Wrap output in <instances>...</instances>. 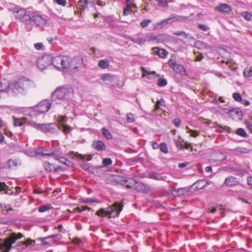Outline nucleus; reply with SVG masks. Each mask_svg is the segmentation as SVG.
I'll list each match as a JSON object with an SVG mask.
<instances>
[{
	"label": "nucleus",
	"mask_w": 252,
	"mask_h": 252,
	"mask_svg": "<svg viewBox=\"0 0 252 252\" xmlns=\"http://www.w3.org/2000/svg\"><path fill=\"white\" fill-rule=\"evenodd\" d=\"M73 90L71 88L59 87L56 89L52 94L53 101L58 100H68L72 98Z\"/></svg>",
	"instance_id": "obj_1"
},
{
	"label": "nucleus",
	"mask_w": 252,
	"mask_h": 252,
	"mask_svg": "<svg viewBox=\"0 0 252 252\" xmlns=\"http://www.w3.org/2000/svg\"><path fill=\"white\" fill-rule=\"evenodd\" d=\"M122 210V206L118 203H115L114 205L106 209H100L96 212V215L101 217L115 218L118 216Z\"/></svg>",
	"instance_id": "obj_2"
},
{
	"label": "nucleus",
	"mask_w": 252,
	"mask_h": 252,
	"mask_svg": "<svg viewBox=\"0 0 252 252\" xmlns=\"http://www.w3.org/2000/svg\"><path fill=\"white\" fill-rule=\"evenodd\" d=\"M32 84V81L23 77L11 83V87H13L19 93H22L29 88Z\"/></svg>",
	"instance_id": "obj_3"
},
{
	"label": "nucleus",
	"mask_w": 252,
	"mask_h": 252,
	"mask_svg": "<svg viewBox=\"0 0 252 252\" xmlns=\"http://www.w3.org/2000/svg\"><path fill=\"white\" fill-rule=\"evenodd\" d=\"M70 60L69 57L65 56L53 57L52 65L59 70L65 69L69 66Z\"/></svg>",
	"instance_id": "obj_4"
},
{
	"label": "nucleus",
	"mask_w": 252,
	"mask_h": 252,
	"mask_svg": "<svg viewBox=\"0 0 252 252\" xmlns=\"http://www.w3.org/2000/svg\"><path fill=\"white\" fill-rule=\"evenodd\" d=\"M23 237V235L21 233H12L9 235L8 241L3 244L2 246L0 247V252H9L12 248V245L16 241Z\"/></svg>",
	"instance_id": "obj_5"
},
{
	"label": "nucleus",
	"mask_w": 252,
	"mask_h": 252,
	"mask_svg": "<svg viewBox=\"0 0 252 252\" xmlns=\"http://www.w3.org/2000/svg\"><path fill=\"white\" fill-rule=\"evenodd\" d=\"M30 19L29 24L33 23L37 27H42L47 23L45 17L32 11H31Z\"/></svg>",
	"instance_id": "obj_6"
},
{
	"label": "nucleus",
	"mask_w": 252,
	"mask_h": 252,
	"mask_svg": "<svg viewBox=\"0 0 252 252\" xmlns=\"http://www.w3.org/2000/svg\"><path fill=\"white\" fill-rule=\"evenodd\" d=\"M32 126L44 133H53L57 127V126L54 123H51L49 124H38L37 123H33L32 124Z\"/></svg>",
	"instance_id": "obj_7"
},
{
	"label": "nucleus",
	"mask_w": 252,
	"mask_h": 252,
	"mask_svg": "<svg viewBox=\"0 0 252 252\" xmlns=\"http://www.w3.org/2000/svg\"><path fill=\"white\" fill-rule=\"evenodd\" d=\"M31 11H27L24 9H20L14 11V14L16 18L21 19L23 22L29 24Z\"/></svg>",
	"instance_id": "obj_8"
},
{
	"label": "nucleus",
	"mask_w": 252,
	"mask_h": 252,
	"mask_svg": "<svg viewBox=\"0 0 252 252\" xmlns=\"http://www.w3.org/2000/svg\"><path fill=\"white\" fill-rule=\"evenodd\" d=\"M53 56L50 55H45L37 60V65L41 70L46 68L49 65L52 64Z\"/></svg>",
	"instance_id": "obj_9"
},
{
	"label": "nucleus",
	"mask_w": 252,
	"mask_h": 252,
	"mask_svg": "<svg viewBox=\"0 0 252 252\" xmlns=\"http://www.w3.org/2000/svg\"><path fill=\"white\" fill-rule=\"evenodd\" d=\"M51 106V103L47 100H43L33 107L35 112L39 113L47 112Z\"/></svg>",
	"instance_id": "obj_10"
},
{
	"label": "nucleus",
	"mask_w": 252,
	"mask_h": 252,
	"mask_svg": "<svg viewBox=\"0 0 252 252\" xmlns=\"http://www.w3.org/2000/svg\"><path fill=\"white\" fill-rule=\"evenodd\" d=\"M113 180L117 183H121L125 185L128 188H134L135 186L136 185V181L132 178L125 179L121 177L114 176Z\"/></svg>",
	"instance_id": "obj_11"
},
{
	"label": "nucleus",
	"mask_w": 252,
	"mask_h": 252,
	"mask_svg": "<svg viewBox=\"0 0 252 252\" xmlns=\"http://www.w3.org/2000/svg\"><path fill=\"white\" fill-rule=\"evenodd\" d=\"M168 64L169 66L171 67L176 73H178L182 76L186 75V70L183 65L177 64L172 59L169 60Z\"/></svg>",
	"instance_id": "obj_12"
},
{
	"label": "nucleus",
	"mask_w": 252,
	"mask_h": 252,
	"mask_svg": "<svg viewBox=\"0 0 252 252\" xmlns=\"http://www.w3.org/2000/svg\"><path fill=\"white\" fill-rule=\"evenodd\" d=\"M101 78L105 82L107 85L115 86L117 84L118 78L115 75L110 74H104L101 75Z\"/></svg>",
	"instance_id": "obj_13"
},
{
	"label": "nucleus",
	"mask_w": 252,
	"mask_h": 252,
	"mask_svg": "<svg viewBox=\"0 0 252 252\" xmlns=\"http://www.w3.org/2000/svg\"><path fill=\"white\" fill-rule=\"evenodd\" d=\"M61 238V235L60 234H57L50 235L44 238H40L39 240L41 241L43 245L45 246L51 243H53L57 240H60Z\"/></svg>",
	"instance_id": "obj_14"
},
{
	"label": "nucleus",
	"mask_w": 252,
	"mask_h": 252,
	"mask_svg": "<svg viewBox=\"0 0 252 252\" xmlns=\"http://www.w3.org/2000/svg\"><path fill=\"white\" fill-rule=\"evenodd\" d=\"M35 241L31 239H28L25 242H19L16 245V248L18 250H22L25 249L30 246H34Z\"/></svg>",
	"instance_id": "obj_15"
},
{
	"label": "nucleus",
	"mask_w": 252,
	"mask_h": 252,
	"mask_svg": "<svg viewBox=\"0 0 252 252\" xmlns=\"http://www.w3.org/2000/svg\"><path fill=\"white\" fill-rule=\"evenodd\" d=\"M226 158V155L222 153H215L211 155L210 161L211 162H217L225 160Z\"/></svg>",
	"instance_id": "obj_16"
},
{
	"label": "nucleus",
	"mask_w": 252,
	"mask_h": 252,
	"mask_svg": "<svg viewBox=\"0 0 252 252\" xmlns=\"http://www.w3.org/2000/svg\"><path fill=\"white\" fill-rule=\"evenodd\" d=\"M215 10L224 13L228 14L231 11V7L226 3H220L215 8Z\"/></svg>",
	"instance_id": "obj_17"
},
{
	"label": "nucleus",
	"mask_w": 252,
	"mask_h": 252,
	"mask_svg": "<svg viewBox=\"0 0 252 252\" xmlns=\"http://www.w3.org/2000/svg\"><path fill=\"white\" fill-rule=\"evenodd\" d=\"M186 19V17L177 15H172L171 17L166 19L167 24H172L175 22L184 21Z\"/></svg>",
	"instance_id": "obj_18"
},
{
	"label": "nucleus",
	"mask_w": 252,
	"mask_h": 252,
	"mask_svg": "<svg viewBox=\"0 0 252 252\" xmlns=\"http://www.w3.org/2000/svg\"><path fill=\"white\" fill-rule=\"evenodd\" d=\"M11 89V83L6 80L0 82V92L8 93Z\"/></svg>",
	"instance_id": "obj_19"
},
{
	"label": "nucleus",
	"mask_w": 252,
	"mask_h": 252,
	"mask_svg": "<svg viewBox=\"0 0 252 252\" xmlns=\"http://www.w3.org/2000/svg\"><path fill=\"white\" fill-rule=\"evenodd\" d=\"M92 147L97 151H105L106 149V146L104 143L100 140L94 141L92 144Z\"/></svg>",
	"instance_id": "obj_20"
},
{
	"label": "nucleus",
	"mask_w": 252,
	"mask_h": 252,
	"mask_svg": "<svg viewBox=\"0 0 252 252\" xmlns=\"http://www.w3.org/2000/svg\"><path fill=\"white\" fill-rule=\"evenodd\" d=\"M238 182L236 178L233 176H229L225 179L224 184L227 186H233L236 185Z\"/></svg>",
	"instance_id": "obj_21"
},
{
	"label": "nucleus",
	"mask_w": 252,
	"mask_h": 252,
	"mask_svg": "<svg viewBox=\"0 0 252 252\" xmlns=\"http://www.w3.org/2000/svg\"><path fill=\"white\" fill-rule=\"evenodd\" d=\"M214 127L216 128V131L218 132H222L223 131H226L228 133L232 132L231 128L227 126H222L218 124H216Z\"/></svg>",
	"instance_id": "obj_22"
},
{
	"label": "nucleus",
	"mask_w": 252,
	"mask_h": 252,
	"mask_svg": "<svg viewBox=\"0 0 252 252\" xmlns=\"http://www.w3.org/2000/svg\"><path fill=\"white\" fill-rule=\"evenodd\" d=\"M195 46L199 49H211V46L207 45L206 43L201 41H197L195 43Z\"/></svg>",
	"instance_id": "obj_23"
},
{
	"label": "nucleus",
	"mask_w": 252,
	"mask_h": 252,
	"mask_svg": "<svg viewBox=\"0 0 252 252\" xmlns=\"http://www.w3.org/2000/svg\"><path fill=\"white\" fill-rule=\"evenodd\" d=\"M147 177L158 181L163 180L162 177L159 174L154 172H149L147 175Z\"/></svg>",
	"instance_id": "obj_24"
},
{
	"label": "nucleus",
	"mask_w": 252,
	"mask_h": 252,
	"mask_svg": "<svg viewBox=\"0 0 252 252\" xmlns=\"http://www.w3.org/2000/svg\"><path fill=\"white\" fill-rule=\"evenodd\" d=\"M230 117H232V118L234 119L233 116L236 115L237 118L240 119L242 116V112L238 109H232L228 113Z\"/></svg>",
	"instance_id": "obj_25"
},
{
	"label": "nucleus",
	"mask_w": 252,
	"mask_h": 252,
	"mask_svg": "<svg viewBox=\"0 0 252 252\" xmlns=\"http://www.w3.org/2000/svg\"><path fill=\"white\" fill-rule=\"evenodd\" d=\"M194 185L198 189H201L206 187L208 185V183L206 180H201L196 182Z\"/></svg>",
	"instance_id": "obj_26"
},
{
	"label": "nucleus",
	"mask_w": 252,
	"mask_h": 252,
	"mask_svg": "<svg viewBox=\"0 0 252 252\" xmlns=\"http://www.w3.org/2000/svg\"><path fill=\"white\" fill-rule=\"evenodd\" d=\"M169 40V38L165 34H158L157 35V42L165 43Z\"/></svg>",
	"instance_id": "obj_27"
},
{
	"label": "nucleus",
	"mask_w": 252,
	"mask_h": 252,
	"mask_svg": "<svg viewBox=\"0 0 252 252\" xmlns=\"http://www.w3.org/2000/svg\"><path fill=\"white\" fill-rule=\"evenodd\" d=\"M44 167L46 171L49 172H52L54 170L55 172H57L58 169H60L59 167L55 168L53 164L47 162L44 163Z\"/></svg>",
	"instance_id": "obj_28"
},
{
	"label": "nucleus",
	"mask_w": 252,
	"mask_h": 252,
	"mask_svg": "<svg viewBox=\"0 0 252 252\" xmlns=\"http://www.w3.org/2000/svg\"><path fill=\"white\" fill-rule=\"evenodd\" d=\"M43 152L45 154H43L44 156H58L59 155V152L57 151H53L51 149H43Z\"/></svg>",
	"instance_id": "obj_29"
},
{
	"label": "nucleus",
	"mask_w": 252,
	"mask_h": 252,
	"mask_svg": "<svg viewBox=\"0 0 252 252\" xmlns=\"http://www.w3.org/2000/svg\"><path fill=\"white\" fill-rule=\"evenodd\" d=\"M20 164L17 159H10L7 161V166L10 169H14Z\"/></svg>",
	"instance_id": "obj_30"
},
{
	"label": "nucleus",
	"mask_w": 252,
	"mask_h": 252,
	"mask_svg": "<svg viewBox=\"0 0 252 252\" xmlns=\"http://www.w3.org/2000/svg\"><path fill=\"white\" fill-rule=\"evenodd\" d=\"M129 39L132 41L133 42L135 43H137L139 45H141V44H143L146 41V39H145L144 38H142V37H130L129 38Z\"/></svg>",
	"instance_id": "obj_31"
},
{
	"label": "nucleus",
	"mask_w": 252,
	"mask_h": 252,
	"mask_svg": "<svg viewBox=\"0 0 252 252\" xmlns=\"http://www.w3.org/2000/svg\"><path fill=\"white\" fill-rule=\"evenodd\" d=\"M58 156H59V155L58 156H54V157L56 159L59 160V161L60 163L64 164L67 166H69V163H70V161L69 160H67L66 158H65L63 157H58Z\"/></svg>",
	"instance_id": "obj_32"
},
{
	"label": "nucleus",
	"mask_w": 252,
	"mask_h": 252,
	"mask_svg": "<svg viewBox=\"0 0 252 252\" xmlns=\"http://www.w3.org/2000/svg\"><path fill=\"white\" fill-rule=\"evenodd\" d=\"M142 74L144 77H147L149 79H152L154 77L155 72L150 73L146 70L144 67L142 68Z\"/></svg>",
	"instance_id": "obj_33"
},
{
	"label": "nucleus",
	"mask_w": 252,
	"mask_h": 252,
	"mask_svg": "<svg viewBox=\"0 0 252 252\" xmlns=\"http://www.w3.org/2000/svg\"><path fill=\"white\" fill-rule=\"evenodd\" d=\"M145 188V185L143 183L136 181V185L135 186L134 188H135L137 191L144 192L146 190Z\"/></svg>",
	"instance_id": "obj_34"
},
{
	"label": "nucleus",
	"mask_w": 252,
	"mask_h": 252,
	"mask_svg": "<svg viewBox=\"0 0 252 252\" xmlns=\"http://www.w3.org/2000/svg\"><path fill=\"white\" fill-rule=\"evenodd\" d=\"M98 65L102 69H106L109 65L108 61L107 60H100L98 63Z\"/></svg>",
	"instance_id": "obj_35"
},
{
	"label": "nucleus",
	"mask_w": 252,
	"mask_h": 252,
	"mask_svg": "<svg viewBox=\"0 0 252 252\" xmlns=\"http://www.w3.org/2000/svg\"><path fill=\"white\" fill-rule=\"evenodd\" d=\"M101 132L103 135L107 139L109 140L112 138V136L110 131L105 127H103L101 129Z\"/></svg>",
	"instance_id": "obj_36"
},
{
	"label": "nucleus",
	"mask_w": 252,
	"mask_h": 252,
	"mask_svg": "<svg viewBox=\"0 0 252 252\" xmlns=\"http://www.w3.org/2000/svg\"><path fill=\"white\" fill-rule=\"evenodd\" d=\"M93 0H80L79 1V6L84 9L87 7L89 3L91 2Z\"/></svg>",
	"instance_id": "obj_37"
},
{
	"label": "nucleus",
	"mask_w": 252,
	"mask_h": 252,
	"mask_svg": "<svg viewBox=\"0 0 252 252\" xmlns=\"http://www.w3.org/2000/svg\"><path fill=\"white\" fill-rule=\"evenodd\" d=\"M244 76L246 78L252 76V66L245 68L243 72Z\"/></svg>",
	"instance_id": "obj_38"
},
{
	"label": "nucleus",
	"mask_w": 252,
	"mask_h": 252,
	"mask_svg": "<svg viewBox=\"0 0 252 252\" xmlns=\"http://www.w3.org/2000/svg\"><path fill=\"white\" fill-rule=\"evenodd\" d=\"M167 24L166 19L157 22L155 24V28L158 29H162L164 26Z\"/></svg>",
	"instance_id": "obj_39"
},
{
	"label": "nucleus",
	"mask_w": 252,
	"mask_h": 252,
	"mask_svg": "<svg viewBox=\"0 0 252 252\" xmlns=\"http://www.w3.org/2000/svg\"><path fill=\"white\" fill-rule=\"evenodd\" d=\"M13 124L15 126H20L23 125V120L20 118H16L15 117H13Z\"/></svg>",
	"instance_id": "obj_40"
},
{
	"label": "nucleus",
	"mask_w": 252,
	"mask_h": 252,
	"mask_svg": "<svg viewBox=\"0 0 252 252\" xmlns=\"http://www.w3.org/2000/svg\"><path fill=\"white\" fill-rule=\"evenodd\" d=\"M236 133L242 137H246L248 136L245 130L242 128H239L236 130Z\"/></svg>",
	"instance_id": "obj_41"
},
{
	"label": "nucleus",
	"mask_w": 252,
	"mask_h": 252,
	"mask_svg": "<svg viewBox=\"0 0 252 252\" xmlns=\"http://www.w3.org/2000/svg\"><path fill=\"white\" fill-rule=\"evenodd\" d=\"M0 208L2 211H5L6 213H9L10 211H13V209L8 204H0Z\"/></svg>",
	"instance_id": "obj_42"
},
{
	"label": "nucleus",
	"mask_w": 252,
	"mask_h": 252,
	"mask_svg": "<svg viewBox=\"0 0 252 252\" xmlns=\"http://www.w3.org/2000/svg\"><path fill=\"white\" fill-rule=\"evenodd\" d=\"M159 148L160 151L164 154H166L168 152L167 145L165 143H160Z\"/></svg>",
	"instance_id": "obj_43"
},
{
	"label": "nucleus",
	"mask_w": 252,
	"mask_h": 252,
	"mask_svg": "<svg viewBox=\"0 0 252 252\" xmlns=\"http://www.w3.org/2000/svg\"><path fill=\"white\" fill-rule=\"evenodd\" d=\"M174 34L176 36H184L185 38H187L188 37L193 39V37H189V34L186 33L185 32L183 31H177L174 32Z\"/></svg>",
	"instance_id": "obj_44"
},
{
	"label": "nucleus",
	"mask_w": 252,
	"mask_h": 252,
	"mask_svg": "<svg viewBox=\"0 0 252 252\" xmlns=\"http://www.w3.org/2000/svg\"><path fill=\"white\" fill-rule=\"evenodd\" d=\"M167 84V82L164 78H159L158 81V85L160 87L166 86Z\"/></svg>",
	"instance_id": "obj_45"
},
{
	"label": "nucleus",
	"mask_w": 252,
	"mask_h": 252,
	"mask_svg": "<svg viewBox=\"0 0 252 252\" xmlns=\"http://www.w3.org/2000/svg\"><path fill=\"white\" fill-rule=\"evenodd\" d=\"M233 98L234 100L238 102L242 101V98L240 94L238 93H234L232 94Z\"/></svg>",
	"instance_id": "obj_46"
},
{
	"label": "nucleus",
	"mask_w": 252,
	"mask_h": 252,
	"mask_svg": "<svg viewBox=\"0 0 252 252\" xmlns=\"http://www.w3.org/2000/svg\"><path fill=\"white\" fill-rule=\"evenodd\" d=\"M159 51L158 56L161 58H165L168 54L166 50L163 49H160Z\"/></svg>",
	"instance_id": "obj_47"
},
{
	"label": "nucleus",
	"mask_w": 252,
	"mask_h": 252,
	"mask_svg": "<svg viewBox=\"0 0 252 252\" xmlns=\"http://www.w3.org/2000/svg\"><path fill=\"white\" fill-rule=\"evenodd\" d=\"M186 129H188V132L191 134V136L192 137H196L198 135L199 132L196 130L190 129L188 126L186 127Z\"/></svg>",
	"instance_id": "obj_48"
},
{
	"label": "nucleus",
	"mask_w": 252,
	"mask_h": 252,
	"mask_svg": "<svg viewBox=\"0 0 252 252\" xmlns=\"http://www.w3.org/2000/svg\"><path fill=\"white\" fill-rule=\"evenodd\" d=\"M102 163L105 166H108L112 163V160L110 158H105L103 159Z\"/></svg>",
	"instance_id": "obj_49"
},
{
	"label": "nucleus",
	"mask_w": 252,
	"mask_h": 252,
	"mask_svg": "<svg viewBox=\"0 0 252 252\" xmlns=\"http://www.w3.org/2000/svg\"><path fill=\"white\" fill-rule=\"evenodd\" d=\"M151 22V20L150 19L144 20L140 23V26L143 28H146Z\"/></svg>",
	"instance_id": "obj_50"
},
{
	"label": "nucleus",
	"mask_w": 252,
	"mask_h": 252,
	"mask_svg": "<svg viewBox=\"0 0 252 252\" xmlns=\"http://www.w3.org/2000/svg\"><path fill=\"white\" fill-rule=\"evenodd\" d=\"M165 103V101L163 98L160 99V100H158L156 105V109L157 110L159 109L160 108V105H164Z\"/></svg>",
	"instance_id": "obj_51"
},
{
	"label": "nucleus",
	"mask_w": 252,
	"mask_h": 252,
	"mask_svg": "<svg viewBox=\"0 0 252 252\" xmlns=\"http://www.w3.org/2000/svg\"><path fill=\"white\" fill-rule=\"evenodd\" d=\"M126 121L127 123H133L135 121L133 115L131 113L126 115Z\"/></svg>",
	"instance_id": "obj_52"
},
{
	"label": "nucleus",
	"mask_w": 252,
	"mask_h": 252,
	"mask_svg": "<svg viewBox=\"0 0 252 252\" xmlns=\"http://www.w3.org/2000/svg\"><path fill=\"white\" fill-rule=\"evenodd\" d=\"M158 4L160 6L166 7L167 6V1L166 0H157Z\"/></svg>",
	"instance_id": "obj_53"
},
{
	"label": "nucleus",
	"mask_w": 252,
	"mask_h": 252,
	"mask_svg": "<svg viewBox=\"0 0 252 252\" xmlns=\"http://www.w3.org/2000/svg\"><path fill=\"white\" fill-rule=\"evenodd\" d=\"M34 48L37 50H44V47L42 43H37L34 44Z\"/></svg>",
	"instance_id": "obj_54"
},
{
	"label": "nucleus",
	"mask_w": 252,
	"mask_h": 252,
	"mask_svg": "<svg viewBox=\"0 0 252 252\" xmlns=\"http://www.w3.org/2000/svg\"><path fill=\"white\" fill-rule=\"evenodd\" d=\"M50 207L46 205H42L38 208V211L40 213H43L49 210Z\"/></svg>",
	"instance_id": "obj_55"
},
{
	"label": "nucleus",
	"mask_w": 252,
	"mask_h": 252,
	"mask_svg": "<svg viewBox=\"0 0 252 252\" xmlns=\"http://www.w3.org/2000/svg\"><path fill=\"white\" fill-rule=\"evenodd\" d=\"M35 155L37 156H44L43 154H45L43 152V148H39L35 150Z\"/></svg>",
	"instance_id": "obj_56"
},
{
	"label": "nucleus",
	"mask_w": 252,
	"mask_h": 252,
	"mask_svg": "<svg viewBox=\"0 0 252 252\" xmlns=\"http://www.w3.org/2000/svg\"><path fill=\"white\" fill-rule=\"evenodd\" d=\"M85 203H94V202H97L99 203L100 202L97 199H94L92 198H87L84 201Z\"/></svg>",
	"instance_id": "obj_57"
},
{
	"label": "nucleus",
	"mask_w": 252,
	"mask_h": 252,
	"mask_svg": "<svg viewBox=\"0 0 252 252\" xmlns=\"http://www.w3.org/2000/svg\"><path fill=\"white\" fill-rule=\"evenodd\" d=\"M243 16L244 18H245V19H246L247 20H250L251 18V17H252L251 14L248 12H244V13L243 14Z\"/></svg>",
	"instance_id": "obj_58"
},
{
	"label": "nucleus",
	"mask_w": 252,
	"mask_h": 252,
	"mask_svg": "<svg viewBox=\"0 0 252 252\" xmlns=\"http://www.w3.org/2000/svg\"><path fill=\"white\" fill-rule=\"evenodd\" d=\"M8 187L4 183L0 182V191L7 189Z\"/></svg>",
	"instance_id": "obj_59"
},
{
	"label": "nucleus",
	"mask_w": 252,
	"mask_h": 252,
	"mask_svg": "<svg viewBox=\"0 0 252 252\" xmlns=\"http://www.w3.org/2000/svg\"><path fill=\"white\" fill-rule=\"evenodd\" d=\"M54 1L59 5L62 6H65L66 3V0H54Z\"/></svg>",
	"instance_id": "obj_60"
},
{
	"label": "nucleus",
	"mask_w": 252,
	"mask_h": 252,
	"mask_svg": "<svg viewBox=\"0 0 252 252\" xmlns=\"http://www.w3.org/2000/svg\"><path fill=\"white\" fill-rule=\"evenodd\" d=\"M131 6H126L124 9L123 14L125 16L128 15L130 12Z\"/></svg>",
	"instance_id": "obj_61"
},
{
	"label": "nucleus",
	"mask_w": 252,
	"mask_h": 252,
	"mask_svg": "<svg viewBox=\"0 0 252 252\" xmlns=\"http://www.w3.org/2000/svg\"><path fill=\"white\" fill-rule=\"evenodd\" d=\"M181 123V121L179 118H175L173 120V123L176 127H178Z\"/></svg>",
	"instance_id": "obj_62"
},
{
	"label": "nucleus",
	"mask_w": 252,
	"mask_h": 252,
	"mask_svg": "<svg viewBox=\"0 0 252 252\" xmlns=\"http://www.w3.org/2000/svg\"><path fill=\"white\" fill-rule=\"evenodd\" d=\"M198 27L199 29L205 32L209 30V28L207 27V26L203 24H199Z\"/></svg>",
	"instance_id": "obj_63"
},
{
	"label": "nucleus",
	"mask_w": 252,
	"mask_h": 252,
	"mask_svg": "<svg viewBox=\"0 0 252 252\" xmlns=\"http://www.w3.org/2000/svg\"><path fill=\"white\" fill-rule=\"evenodd\" d=\"M152 146L154 149H158L159 147V145L156 141H152Z\"/></svg>",
	"instance_id": "obj_64"
}]
</instances>
